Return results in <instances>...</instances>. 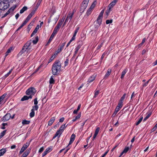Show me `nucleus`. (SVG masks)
<instances>
[{"mask_svg": "<svg viewBox=\"0 0 157 157\" xmlns=\"http://www.w3.org/2000/svg\"><path fill=\"white\" fill-rule=\"evenodd\" d=\"M36 92L35 89L33 87H30L26 91V94L28 96H32L34 95Z\"/></svg>", "mask_w": 157, "mask_h": 157, "instance_id": "4", "label": "nucleus"}, {"mask_svg": "<svg viewBox=\"0 0 157 157\" xmlns=\"http://www.w3.org/2000/svg\"><path fill=\"white\" fill-rule=\"evenodd\" d=\"M12 70H13V69H11L9 71V72L8 73H7L6 75H5L4 77H5V78H6V77H8L9 76V75L12 72Z\"/></svg>", "mask_w": 157, "mask_h": 157, "instance_id": "41", "label": "nucleus"}, {"mask_svg": "<svg viewBox=\"0 0 157 157\" xmlns=\"http://www.w3.org/2000/svg\"><path fill=\"white\" fill-rule=\"evenodd\" d=\"M14 49V48L13 47H11L7 51L6 53L5 57H6L7 56L8 54L10 53L12 51H13Z\"/></svg>", "mask_w": 157, "mask_h": 157, "instance_id": "19", "label": "nucleus"}, {"mask_svg": "<svg viewBox=\"0 0 157 157\" xmlns=\"http://www.w3.org/2000/svg\"><path fill=\"white\" fill-rule=\"evenodd\" d=\"M81 117V113H79L78 114L77 116H76L75 117V118L73 119L72 120V121L73 122L75 121H76L78 119H79Z\"/></svg>", "mask_w": 157, "mask_h": 157, "instance_id": "24", "label": "nucleus"}, {"mask_svg": "<svg viewBox=\"0 0 157 157\" xmlns=\"http://www.w3.org/2000/svg\"><path fill=\"white\" fill-rule=\"evenodd\" d=\"M15 8L16 7L15 6H12L9 9L8 11L10 13H12L14 10L15 9Z\"/></svg>", "mask_w": 157, "mask_h": 157, "instance_id": "33", "label": "nucleus"}, {"mask_svg": "<svg viewBox=\"0 0 157 157\" xmlns=\"http://www.w3.org/2000/svg\"><path fill=\"white\" fill-rule=\"evenodd\" d=\"M111 71L112 70L111 69H108L107 72L106 73L103 79H107L108 78L109 76L110 75L111 72Z\"/></svg>", "mask_w": 157, "mask_h": 157, "instance_id": "13", "label": "nucleus"}, {"mask_svg": "<svg viewBox=\"0 0 157 157\" xmlns=\"http://www.w3.org/2000/svg\"><path fill=\"white\" fill-rule=\"evenodd\" d=\"M113 22V20H107L106 21V23L108 24L109 23H112Z\"/></svg>", "mask_w": 157, "mask_h": 157, "instance_id": "51", "label": "nucleus"}, {"mask_svg": "<svg viewBox=\"0 0 157 157\" xmlns=\"http://www.w3.org/2000/svg\"><path fill=\"white\" fill-rule=\"evenodd\" d=\"M129 147H125L124 150H123V152H124L125 153H126L129 150Z\"/></svg>", "mask_w": 157, "mask_h": 157, "instance_id": "46", "label": "nucleus"}, {"mask_svg": "<svg viewBox=\"0 0 157 157\" xmlns=\"http://www.w3.org/2000/svg\"><path fill=\"white\" fill-rule=\"evenodd\" d=\"M7 94H4L0 97V105L2 104V101L6 96Z\"/></svg>", "mask_w": 157, "mask_h": 157, "instance_id": "28", "label": "nucleus"}, {"mask_svg": "<svg viewBox=\"0 0 157 157\" xmlns=\"http://www.w3.org/2000/svg\"><path fill=\"white\" fill-rule=\"evenodd\" d=\"M6 130L3 131L0 134V139L2 138L5 134Z\"/></svg>", "mask_w": 157, "mask_h": 157, "instance_id": "36", "label": "nucleus"}, {"mask_svg": "<svg viewBox=\"0 0 157 157\" xmlns=\"http://www.w3.org/2000/svg\"><path fill=\"white\" fill-rule=\"evenodd\" d=\"M34 104L36 105H37V104L38 103V102L37 101V98H36L34 99Z\"/></svg>", "mask_w": 157, "mask_h": 157, "instance_id": "55", "label": "nucleus"}, {"mask_svg": "<svg viewBox=\"0 0 157 157\" xmlns=\"http://www.w3.org/2000/svg\"><path fill=\"white\" fill-rule=\"evenodd\" d=\"M69 58L68 57H67L65 61L64 62V66L65 67L67 66L69 64Z\"/></svg>", "mask_w": 157, "mask_h": 157, "instance_id": "32", "label": "nucleus"}, {"mask_svg": "<svg viewBox=\"0 0 157 157\" xmlns=\"http://www.w3.org/2000/svg\"><path fill=\"white\" fill-rule=\"evenodd\" d=\"M30 149H28L24 153V154L26 156H27L30 153Z\"/></svg>", "mask_w": 157, "mask_h": 157, "instance_id": "39", "label": "nucleus"}, {"mask_svg": "<svg viewBox=\"0 0 157 157\" xmlns=\"http://www.w3.org/2000/svg\"><path fill=\"white\" fill-rule=\"evenodd\" d=\"M66 124H62L59 128L60 129H61L63 132L65 128L67 127V125L65 126Z\"/></svg>", "mask_w": 157, "mask_h": 157, "instance_id": "40", "label": "nucleus"}, {"mask_svg": "<svg viewBox=\"0 0 157 157\" xmlns=\"http://www.w3.org/2000/svg\"><path fill=\"white\" fill-rule=\"evenodd\" d=\"M11 115L10 113H6L3 117L2 119L3 121H8L11 118Z\"/></svg>", "mask_w": 157, "mask_h": 157, "instance_id": "10", "label": "nucleus"}, {"mask_svg": "<svg viewBox=\"0 0 157 157\" xmlns=\"http://www.w3.org/2000/svg\"><path fill=\"white\" fill-rule=\"evenodd\" d=\"M29 144L28 142L24 144L21 148L19 152V154L20 155L29 146Z\"/></svg>", "mask_w": 157, "mask_h": 157, "instance_id": "9", "label": "nucleus"}, {"mask_svg": "<svg viewBox=\"0 0 157 157\" xmlns=\"http://www.w3.org/2000/svg\"><path fill=\"white\" fill-rule=\"evenodd\" d=\"M106 54V53H105V52L101 56V62L102 60L104 58V57L105 56V55Z\"/></svg>", "mask_w": 157, "mask_h": 157, "instance_id": "54", "label": "nucleus"}, {"mask_svg": "<svg viewBox=\"0 0 157 157\" xmlns=\"http://www.w3.org/2000/svg\"><path fill=\"white\" fill-rule=\"evenodd\" d=\"M149 82V80L146 82L145 83L143 84V87H145L147 86L148 83Z\"/></svg>", "mask_w": 157, "mask_h": 157, "instance_id": "64", "label": "nucleus"}, {"mask_svg": "<svg viewBox=\"0 0 157 157\" xmlns=\"http://www.w3.org/2000/svg\"><path fill=\"white\" fill-rule=\"evenodd\" d=\"M36 10L35 9V10H33L29 14L31 15L32 16L35 13V12Z\"/></svg>", "mask_w": 157, "mask_h": 157, "instance_id": "63", "label": "nucleus"}, {"mask_svg": "<svg viewBox=\"0 0 157 157\" xmlns=\"http://www.w3.org/2000/svg\"><path fill=\"white\" fill-rule=\"evenodd\" d=\"M104 13V10H102L99 14V15L98 17L97 21L96 23L97 24V26L98 27L101 24L102 21V18L103 16V13Z\"/></svg>", "mask_w": 157, "mask_h": 157, "instance_id": "5", "label": "nucleus"}, {"mask_svg": "<svg viewBox=\"0 0 157 157\" xmlns=\"http://www.w3.org/2000/svg\"><path fill=\"white\" fill-rule=\"evenodd\" d=\"M35 115V112L34 111H33L31 110V111L29 114V116L30 117L32 118L34 117Z\"/></svg>", "mask_w": 157, "mask_h": 157, "instance_id": "42", "label": "nucleus"}, {"mask_svg": "<svg viewBox=\"0 0 157 157\" xmlns=\"http://www.w3.org/2000/svg\"><path fill=\"white\" fill-rule=\"evenodd\" d=\"M116 3L114 2L113 1L111 3H110L108 6L109 8V9H111V8L113 7L115 5Z\"/></svg>", "mask_w": 157, "mask_h": 157, "instance_id": "30", "label": "nucleus"}, {"mask_svg": "<svg viewBox=\"0 0 157 157\" xmlns=\"http://www.w3.org/2000/svg\"><path fill=\"white\" fill-rule=\"evenodd\" d=\"M7 123H3L2 124V127H1V128L2 129H4L6 128V127H5V126L6 125H7Z\"/></svg>", "mask_w": 157, "mask_h": 157, "instance_id": "47", "label": "nucleus"}, {"mask_svg": "<svg viewBox=\"0 0 157 157\" xmlns=\"http://www.w3.org/2000/svg\"><path fill=\"white\" fill-rule=\"evenodd\" d=\"M33 25V23H30L28 26V29H30L31 28L32 26Z\"/></svg>", "mask_w": 157, "mask_h": 157, "instance_id": "60", "label": "nucleus"}, {"mask_svg": "<svg viewBox=\"0 0 157 157\" xmlns=\"http://www.w3.org/2000/svg\"><path fill=\"white\" fill-rule=\"evenodd\" d=\"M10 13L8 12L7 11L6 13L5 14L3 15L2 14V18H4L5 17H6L7 15H9Z\"/></svg>", "mask_w": 157, "mask_h": 157, "instance_id": "50", "label": "nucleus"}, {"mask_svg": "<svg viewBox=\"0 0 157 157\" xmlns=\"http://www.w3.org/2000/svg\"><path fill=\"white\" fill-rule=\"evenodd\" d=\"M44 147H40L39 150V152L40 153H41L44 151Z\"/></svg>", "mask_w": 157, "mask_h": 157, "instance_id": "58", "label": "nucleus"}, {"mask_svg": "<svg viewBox=\"0 0 157 157\" xmlns=\"http://www.w3.org/2000/svg\"><path fill=\"white\" fill-rule=\"evenodd\" d=\"M38 108V106L37 105H35L32 106V109L31 110L34 111L35 110H37Z\"/></svg>", "mask_w": 157, "mask_h": 157, "instance_id": "35", "label": "nucleus"}, {"mask_svg": "<svg viewBox=\"0 0 157 157\" xmlns=\"http://www.w3.org/2000/svg\"><path fill=\"white\" fill-rule=\"evenodd\" d=\"M65 18L63 17L60 20L57 25L56 26L55 28L54 29H58L60 28L61 25H62Z\"/></svg>", "mask_w": 157, "mask_h": 157, "instance_id": "12", "label": "nucleus"}, {"mask_svg": "<svg viewBox=\"0 0 157 157\" xmlns=\"http://www.w3.org/2000/svg\"><path fill=\"white\" fill-rule=\"evenodd\" d=\"M64 46V45L63 44H62L59 45L58 47V49L57 50V52H58L59 53L63 49Z\"/></svg>", "mask_w": 157, "mask_h": 157, "instance_id": "23", "label": "nucleus"}, {"mask_svg": "<svg viewBox=\"0 0 157 157\" xmlns=\"http://www.w3.org/2000/svg\"><path fill=\"white\" fill-rule=\"evenodd\" d=\"M42 65L41 64L40 66L39 67L37 68L36 70L34 72V73H35L37 71H39V70L42 67Z\"/></svg>", "mask_w": 157, "mask_h": 157, "instance_id": "61", "label": "nucleus"}, {"mask_svg": "<svg viewBox=\"0 0 157 157\" xmlns=\"http://www.w3.org/2000/svg\"><path fill=\"white\" fill-rule=\"evenodd\" d=\"M151 113H149L148 114H147V115L144 118L143 121H145L151 115Z\"/></svg>", "mask_w": 157, "mask_h": 157, "instance_id": "43", "label": "nucleus"}, {"mask_svg": "<svg viewBox=\"0 0 157 157\" xmlns=\"http://www.w3.org/2000/svg\"><path fill=\"white\" fill-rule=\"evenodd\" d=\"M99 93V90H98L97 91H95L94 92V96L93 97L94 98H95L98 96V94Z\"/></svg>", "mask_w": 157, "mask_h": 157, "instance_id": "38", "label": "nucleus"}, {"mask_svg": "<svg viewBox=\"0 0 157 157\" xmlns=\"http://www.w3.org/2000/svg\"><path fill=\"white\" fill-rule=\"evenodd\" d=\"M128 69L127 68H125L123 70L121 76V79H122L124 78L125 74L128 71Z\"/></svg>", "mask_w": 157, "mask_h": 157, "instance_id": "21", "label": "nucleus"}, {"mask_svg": "<svg viewBox=\"0 0 157 157\" xmlns=\"http://www.w3.org/2000/svg\"><path fill=\"white\" fill-rule=\"evenodd\" d=\"M143 119V117H141L139 119V120L138 121L136 122V125H138L141 122L142 120Z\"/></svg>", "mask_w": 157, "mask_h": 157, "instance_id": "37", "label": "nucleus"}, {"mask_svg": "<svg viewBox=\"0 0 157 157\" xmlns=\"http://www.w3.org/2000/svg\"><path fill=\"white\" fill-rule=\"evenodd\" d=\"M126 96V94H124L122 97L121 98L119 103H121L122 104H123V101L124 99Z\"/></svg>", "mask_w": 157, "mask_h": 157, "instance_id": "27", "label": "nucleus"}, {"mask_svg": "<svg viewBox=\"0 0 157 157\" xmlns=\"http://www.w3.org/2000/svg\"><path fill=\"white\" fill-rule=\"evenodd\" d=\"M6 148H2L0 150V156L3 155L6 152Z\"/></svg>", "mask_w": 157, "mask_h": 157, "instance_id": "22", "label": "nucleus"}, {"mask_svg": "<svg viewBox=\"0 0 157 157\" xmlns=\"http://www.w3.org/2000/svg\"><path fill=\"white\" fill-rule=\"evenodd\" d=\"M30 123V121H28L26 120H24L22 121V123L23 124V125H26V124H29Z\"/></svg>", "mask_w": 157, "mask_h": 157, "instance_id": "29", "label": "nucleus"}, {"mask_svg": "<svg viewBox=\"0 0 157 157\" xmlns=\"http://www.w3.org/2000/svg\"><path fill=\"white\" fill-rule=\"evenodd\" d=\"M75 135L74 134H72L71 136L70 141L67 146H68L69 145L71 144L74 142L75 140Z\"/></svg>", "mask_w": 157, "mask_h": 157, "instance_id": "16", "label": "nucleus"}, {"mask_svg": "<svg viewBox=\"0 0 157 157\" xmlns=\"http://www.w3.org/2000/svg\"><path fill=\"white\" fill-rule=\"evenodd\" d=\"M52 150V147H48L42 154V157H43L46 155L48 153L51 152Z\"/></svg>", "mask_w": 157, "mask_h": 157, "instance_id": "11", "label": "nucleus"}, {"mask_svg": "<svg viewBox=\"0 0 157 157\" xmlns=\"http://www.w3.org/2000/svg\"><path fill=\"white\" fill-rule=\"evenodd\" d=\"M63 132V131L62 130H61V129H60L59 128V130L57 131L56 132L54 136L53 137V139H55L57 136H58V135H59V134H60V135L58 137L59 138L60 137V135Z\"/></svg>", "mask_w": 157, "mask_h": 157, "instance_id": "15", "label": "nucleus"}, {"mask_svg": "<svg viewBox=\"0 0 157 157\" xmlns=\"http://www.w3.org/2000/svg\"><path fill=\"white\" fill-rule=\"evenodd\" d=\"M32 43L31 40L28 41L24 45L21 51L18 54V57L21 56L25 52L29 53L31 51V47L30 46Z\"/></svg>", "mask_w": 157, "mask_h": 157, "instance_id": "2", "label": "nucleus"}, {"mask_svg": "<svg viewBox=\"0 0 157 157\" xmlns=\"http://www.w3.org/2000/svg\"><path fill=\"white\" fill-rule=\"evenodd\" d=\"M157 128V127H156L155 125L154 127L151 130V132H154L156 130V129Z\"/></svg>", "mask_w": 157, "mask_h": 157, "instance_id": "57", "label": "nucleus"}, {"mask_svg": "<svg viewBox=\"0 0 157 157\" xmlns=\"http://www.w3.org/2000/svg\"><path fill=\"white\" fill-rule=\"evenodd\" d=\"M27 7L26 6L23 7V8L20 10V13L21 14L24 11L27 10Z\"/></svg>", "mask_w": 157, "mask_h": 157, "instance_id": "31", "label": "nucleus"}, {"mask_svg": "<svg viewBox=\"0 0 157 157\" xmlns=\"http://www.w3.org/2000/svg\"><path fill=\"white\" fill-rule=\"evenodd\" d=\"M103 43H104V42H102L100 45H98L97 48V50L100 49L101 48V47L103 46Z\"/></svg>", "mask_w": 157, "mask_h": 157, "instance_id": "49", "label": "nucleus"}, {"mask_svg": "<svg viewBox=\"0 0 157 157\" xmlns=\"http://www.w3.org/2000/svg\"><path fill=\"white\" fill-rule=\"evenodd\" d=\"M111 10V9H109H109L108 10H106L105 12V13L106 14L107 16V17L109 15V13H110V11Z\"/></svg>", "mask_w": 157, "mask_h": 157, "instance_id": "56", "label": "nucleus"}, {"mask_svg": "<svg viewBox=\"0 0 157 157\" xmlns=\"http://www.w3.org/2000/svg\"><path fill=\"white\" fill-rule=\"evenodd\" d=\"M97 2L96 1H94L93 3L90 8L87 10L86 13V15L87 16H89L92 13L93 9L94 8L96 5Z\"/></svg>", "mask_w": 157, "mask_h": 157, "instance_id": "6", "label": "nucleus"}, {"mask_svg": "<svg viewBox=\"0 0 157 157\" xmlns=\"http://www.w3.org/2000/svg\"><path fill=\"white\" fill-rule=\"evenodd\" d=\"M61 64L59 60H56L53 64L52 67V73L54 75H58L61 70Z\"/></svg>", "mask_w": 157, "mask_h": 157, "instance_id": "1", "label": "nucleus"}, {"mask_svg": "<svg viewBox=\"0 0 157 157\" xmlns=\"http://www.w3.org/2000/svg\"><path fill=\"white\" fill-rule=\"evenodd\" d=\"M58 32V30H54V31L51 35L49 40L48 41L46 45H48L50 44L55 36L56 34Z\"/></svg>", "mask_w": 157, "mask_h": 157, "instance_id": "7", "label": "nucleus"}, {"mask_svg": "<svg viewBox=\"0 0 157 157\" xmlns=\"http://www.w3.org/2000/svg\"><path fill=\"white\" fill-rule=\"evenodd\" d=\"M38 40V36H36L35 37V40H34L32 41V42L34 44H35L37 43Z\"/></svg>", "mask_w": 157, "mask_h": 157, "instance_id": "34", "label": "nucleus"}, {"mask_svg": "<svg viewBox=\"0 0 157 157\" xmlns=\"http://www.w3.org/2000/svg\"><path fill=\"white\" fill-rule=\"evenodd\" d=\"M100 129V128L99 127L97 128L95 130L94 134L97 135L99 132Z\"/></svg>", "mask_w": 157, "mask_h": 157, "instance_id": "44", "label": "nucleus"}, {"mask_svg": "<svg viewBox=\"0 0 157 157\" xmlns=\"http://www.w3.org/2000/svg\"><path fill=\"white\" fill-rule=\"evenodd\" d=\"M40 4V1H39L37 3L36 5V6L35 7V10H36L38 8Z\"/></svg>", "mask_w": 157, "mask_h": 157, "instance_id": "52", "label": "nucleus"}, {"mask_svg": "<svg viewBox=\"0 0 157 157\" xmlns=\"http://www.w3.org/2000/svg\"><path fill=\"white\" fill-rule=\"evenodd\" d=\"M56 119L55 117H52L51 118L49 121H48V126L51 125L54 122Z\"/></svg>", "mask_w": 157, "mask_h": 157, "instance_id": "17", "label": "nucleus"}, {"mask_svg": "<svg viewBox=\"0 0 157 157\" xmlns=\"http://www.w3.org/2000/svg\"><path fill=\"white\" fill-rule=\"evenodd\" d=\"M32 97L31 96H27L26 95L24 96L21 99V100L22 101H23L25 100H28L29 98H32Z\"/></svg>", "mask_w": 157, "mask_h": 157, "instance_id": "20", "label": "nucleus"}, {"mask_svg": "<svg viewBox=\"0 0 157 157\" xmlns=\"http://www.w3.org/2000/svg\"><path fill=\"white\" fill-rule=\"evenodd\" d=\"M146 41V39L145 38H144V39H143V40H142V41L141 42V43H140L139 45V47H141V46L144 43V42H145Z\"/></svg>", "mask_w": 157, "mask_h": 157, "instance_id": "45", "label": "nucleus"}, {"mask_svg": "<svg viewBox=\"0 0 157 157\" xmlns=\"http://www.w3.org/2000/svg\"><path fill=\"white\" fill-rule=\"evenodd\" d=\"M80 48V45H78L77 47H76L75 49V51L78 52V50Z\"/></svg>", "mask_w": 157, "mask_h": 157, "instance_id": "59", "label": "nucleus"}, {"mask_svg": "<svg viewBox=\"0 0 157 157\" xmlns=\"http://www.w3.org/2000/svg\"><path fill=\"white\" fill-rule=\"evenodd\" d=\"M32 17V16L31 15L29 14L26 17V19L27 20L29 21Z\"/></svg>", "mask_w": 157, "mask_h": 157, "instance_id": "62", "label": "nucleus"}, {"mask_svg": "<svg viewBox=\"0 0 157 157\" xmlns=\"http://www.w3.org/2000/svg\"><path fill=\"white\" fill-rule=\"evenodd\" d=\"M89 0H84L83 1L81 7L82 10L83 11V10H85L87 7Z\"/></svg>", "mask_w": 157, "mask_h": 157, "instance_id": "8", "label": "nucleus"}, {"mask_svg": "<svg viewBox=\"0 0 157 157\" xmlns=\"http://www.w3.org/2000/svg\"><path fill=\"white\" fill-rule=\"evenodd\" d=\"M54 76H52L49 80V83L50 84H54L55 82V80L53 78Z\"/></svg>", "mask_w": 157, "mask_h": 157, "instance_id": "25", "label": "nucleus"}, {"mask_svg": "<svg viewBox=\"0 0 157 157\" xmlns=\"http://www.w3.org/2000/svg\"><path fill=\"white\" fill-rule=\"evenodd\" d=\"M123 106V104H122L121 103H118V105L117 107L115 108L116 110H117L118 109V111H119L120 109Z\"/></svg>", "mask_w": 157, "mask_h": 157, "instance_id": "26", "label": "nucleus"}, {"mask_svg": "<svg viewBox=\"0 0 157 157\" xmlns=\"http://www.w3.org/2000/svg\"><path fill=\"white\" fill-rule=\"evenodd\" d=\"M10 6V5L7 1L2 0L0 2V10H5Z\"/></svg>", "mask_w": 157, "mask_h": 157, "instance_id": "3", "label": "nucleus"}, {"mask_svg": "<svg viewBox=\"0 0 157 157\" xmlns=\"http://www.w3.org/2000/svg\"><path fill=\"white\" fill-rule=\"evenodd\" d=\"M37 31L38 30H34V31L33 32L31 35V36L32 37L35 35V34L37 33Z\"/></svg>", "mask_w": 157, "mask_h": 157, "instance_id": "53", "label": "nucleus"}, {"mask_svg": "<svg viewBox=\"0 0 157 157\" xmlns=\"http://www.w3.org/2000/svg\"><path fill=\"white\" fill-rule=\"evenodd\" d=\"M75 11V10H73V12L72 13H69L67 15V18L68 19V20H69L70 21H71V20L72 18V17H73V15H74V12Z\"/></svg>", "mask_w": 157, "mask_h": 157, "instance_id": "18", "label": "nucleus"}, {"mask_svg": "<svg viewBox=\"0 0 157 157\" xmlns=\"http://www.w3.org/2000/svg\"><path fill=\"white\" fill-rule=\"evenodd\" d=\"M55 58V56H52L49 59L48 63H49L50 62H51L52 60H53Z\"/></svg>", "mask_w": 157, "mask_h": 157, "instance_id": "48", "label": "nucleus"}, {"mask_svg": "<svg viewBox=\"0 0 157 157\" xmlns=\"http://www.w3.org/2000/svg\"><path fill=\"white\" fill-rule=\"evenodd\" d=\"M97 76V75L95 74H94V75L90 76L88 79L87 82L89 83H90L93 81L95 79Z\"/></svg>", "mask_w": 157, "mask_h": 157, "instance_id": "14", "label": "nucleus"}]
</instances>
